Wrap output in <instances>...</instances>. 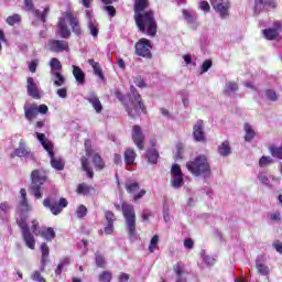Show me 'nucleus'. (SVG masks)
Masks as SVG:
<instances>
[{
  "mask_svg": "<svg viewBox=\"0 0 282 282\" xmlns=\"http://www.w3.org/2000/svg\"><path fill=\"white\" fill-rule=\"evenodd\" d=\"M95 261H96L97 268H105V263H106L105 256L97 252L95 257Z\"/></svg>",
  "mask_w": 282,
  "mask_h": 282,
  "instance_id": "obj_51",
  "label": "nucleus"
},
{
  "mask_svg": "<svg viewBox=\"0 0 282 282\" xmlns=\"http://www.w3.org/2000/svg\"><path fill=\"white\" fill-rule=\"evenodd\" d=\"M57 26L59 31V36L62 39H69V36H72V31H69V28H67V22L65 21V18H59Z\"/></svg>",
  "mask_w": 282,
  "mask_h": 282,
  "instance_id": "obj_20",
  "label": "nucleus"
},
{
  "mask_svg": "<svg viewBox=\"0 0 282 282\" xmlns=\"http://www.w3.org/2000/svg\"><path fill=\"white\" fill-rule=\"evenodd\" d=\"M274 163V160H272L270 156H262L260 159V166H268V164H273Z\"/></svg>",
  "mask_w": 282,
  "mask_h": 282,
  "instance_id": "obj_57",
  "label": "nucleus"
},
{
  "mask_svg": "<svg viewBox=\"0 0 282 282\" xmlns=\"http://www.w3.org/2000/svg\"><path fill=\"white\" fill-rule=\"evenodd\" d=\"M65 265H69V258H64L57 265L56 270H55V274H62L63 273V268H65Z\"/></svg>",
  "mask_w": 282,
  "mask_h": 282,
  "instance_id": "obj_47",
  "label": "nucleus"
},
{
  "mask_svg": "<svg viewBox=\"0 0 282 282\" xmlns=\"http://www.w3.org/2000/svg\"><path fill=\"white\" fill-rule=\"evenodd\" d=\"M158 243H160V236L154 235L150 240L149 252L151 253L155 252V250H158Z\"/></svg>",
  "mask_w": 282,
  "mask_h": 282,
  "instance_id": "obj_44",
  "label": "nucleus"
},
{
  "mask_svg": "<svg viewBox=\"0 0 282 282\" xmlns=\"http://www.w3.org/2000/svg\"><path fill=\"white\" fill-rule=\"evenodd\" d=\"M183 17L188 25H195V21H197V14L189 13L188 10L184 9Z\"/></svg>",
  "mask_w": 282,
  "mask_h": 282,
  "instance_id": "obj_38",
  "label": "nucleus"
},
{
  "mask_svg": "<svg viewBox=\"0 0 282 282\" xmlns=\"http://www.w3.org/2000/svg\"><path fill=\"white\" fill-rule=\"evenodd\" d=\"M86 19H87V28H88L89 34H91L94 39H98V34L100 33V28H99L98 21L94 19L91 11L86 10Z\"/></svg>",
  "mask_w": 282,
  "mask_h": 282,
  "instance_id": "obj_9",
  "label": "nucleus"
},
{
  "mask_svg": "<svg viewBox=\"0 0 282 282\" xmlns=\"http://www.w3.org/2000/svg\"><path fill=\"white\" fill-rule=\"evenodd\" d=\"M135 54L137 56H142L143 58H151L153 55L151 54V41L147 39H141L135 43Z\"/></svg>",
  "mask_w": 282,
  "mask_h": 282,
  "instance_id": "obj_8",
  "label": "nucleus"
},
{
  "mask_svg": "<svg viewBox=\"0 0 282 282\" xmlns=\"http://www.w3.org/2000/svg\"><path fill=\"white\" fill-rule=\"evenodd\" d=\"M51 158V166L55 169V171H63L65 169V161L62 158L54 156V150H52V154H48Z\"/></svg>",
  "mask_w": 282,
  "mask_h": 282,
  "instance_id": "obj_21",
  "label": "nucleus"
},
{
  "mask_svg": "<svg viewBox=\"0 0 282 282\" xmlns=\"http://www.w3.org/2000/svg\"><path fill=\"white\" fill-rule=\"evenodd\" d=\"M77 193L79 195H88L89 193V186L87 184L83 183L77 186Z\"/></svg>",
  "mask_w": 282,
  "mask_h": 282,
  "instance_id": "obj_55",
  "label": "nucleus"
},
{
  "mask_svg": "<svg viewBox=\"0 0 282 282\" xmlns=\"http://www.w3.org/2000/svg\"><path fill=\"white\" fill-rule=\"evenodd\" d=\"M76 216L78 217V219L87 217V207H85V205H80L76 210Z\"/></svg>",
  "mask_w": 282,
  "mask_h": 282,
  "instance_id": "obj_52",
  "label": "nucleus"
},
{
  "mask_svg": "<svg viewBox=\"0 0 282 282\" xmlns=\"http://www.w3.org/2000/svg\"><path fill=\"white\" fill-rule=\"evenodd\" d=\"M171 185L173 188H182L184 186V175L172 176Z\"/></svg>",
  "mask_w": 282,
  "mask_h": 282,
  "instance_id": "obj_36",
  "label": "nucleus"
},
{
  "mask_svg": "<svg viewBox=\"0 0 282 282\" xmlns=\"http://www.w3.org/2000/svg\"><path fill=\"white\" fill-rule=\"evenodd\" d=\"M105 219H106L107 224L113 225V223L116 221V214H113V212H111V210H106Z\"/></svg>",
  "mask_w": 282,
  "mask_h": 282,
  "instance_id": "obj_49",
  "label": "nucleus"
},
{
  "mask_svg": "<svg viewBox=\"0 0 282 282\" xmlns=\"http://www.w3.org/2000/svg\"><path fill=\"white\" fill-rule=\"evenodd\" d=\"M145 158L150 164H158V159L160 158V153L155 149H150L145 153Z\"/></svg>",
  "mask_w": 282,
  "mask_h": 282,
  "instance_id": "obj_33",
  "label": "nucleus"
},
{
  "mask_svg": "<svg viewBox=\"0 0 282 282\" xmlns=\"http://www.w3.org/2000/svg\"><path fill=\"white\" fill-rule=\"evenodd\" d=\"M237 91H239V85H237V83L228 82L225 85L224 93L226 94V96H234V94H237Z\"/></svg>",
  "mask_w": 282,
  "mask_h": 282,
  "instance_id": "obj_31",
  "label": "nucleus"
},
{
  "mask_svg": "<svg viewBox=\"0 0 282 282\" xmlns=\"http://www.w3.org/2000/svg\"><path fill=\"white\" fill-rule=\"evenodd\" d=\"M11 158H31V160H34V154L28 148L25 141L21 140L19 147L11 153Z\"/></svg>",
  "mask_w": 282,
  "mask_h": 282,
  "instance_id": "obj_11",
  "label": "nucleus"
},
{
  "mask_svg": "<svg viewBox=\"0 0 282 282\" xmlns=\"http://www.w3.org/2000/svg\"><path fill=\"white\" fill-rule=\"evenodd\" d=\"M82 169L87 173L88 177L91 180L94 177V169L89 165V160L87 156H82Z\"/></svg>",
  "mask_w": 282,
  "mask_h": 282,
  "instance_id": "obj_30",
  "label": "nucleus"
},
{
  "mask_svg": "<svg viewBox=\"0 0 282 282\" xmlns=\"http://www.w3.org/2000/svg\"><path fill=\"white\" fill-rule=\"evenodd\" d=\"M262 34L268 41H276L279 39V31L276 29L263 30Z\"/></svg>",
  "mask_w": 282,
  "mask_h": 282,
  "instance_id": "obj_34",
  "label": "nucleus"
},
{
  "mask_svg": "<svg viewBox=\"0 0 282 282\" xmlns=\"http://www.w3.org/2000/svg\"><path fill=\"white\" fill-rule=\"evenodd\" d=\"M134 84L137 85V87H140L141 89H144V87H147V84L144 83L142 76H137L134 78Z\"/></svg>",
  "mask_w": 282,
  "mask_h": 282,
  "instance_id": "obj_60",
  "label": "nucleus"
},
{
  "mask_svg": "<svg viewBox=\"0 0 282 282\" xmlns=\"http://www.w3.org/2000/svg\"><path fill=\"white\" fill-rule=\"evenodd\" d=\"M47 182V175L43 172V170H33L31 173V186L35 199H41L43 197V193L41 192V186Z\"/></svg>",
  "mask_w": 282,
  "mask_h": 282,
  "instance_id": "obj_5",
  "label": "nucleus"
},
{
  "mask_svg": "<svg viewBox=\"0 0 282 282\" xmlns=\"http://www.w3.org/2000/svg\"><path fill=\"white\" fill-rule=\"evenodd\" d=\"M218 153L223 158H228L230 153H232V149L230 148V142L224 141L219 147H218Z\"/></svg>",
  "mask_w": 282,
  "mask_h": 282,
  "instance_id": "obj_29",
  "label": "nucleus"
},
{
  "mask_svg": "<svg viewBox=\"0 0 282 282\" xmlns=\"http://www.w3.org/2000/svg\"><path fill=\"white\" fill-rule=\"evenodd\" d=\"M132 141L140 151L144 149V132L140 126L132 127Z\"/></svg>",
  "mask_w": 282,
  "mask_h": 282,
  "instance_id": "obj_13",
  "label": "nucleus"
},
{
  "mask_svg": "<svg viewBox=\"0 0 282 282\" xmlns=\"http://www.w3.org/2000/svg\"><path fill=\"white\" fill-rule=\"evenodd\" d=\"M7 23L9 25H17V23H21V15L13 14L7 18Z\"/></svg>",
  "mask_w": 282,
  "mask_h": 282,
  "instance_id": "obj_48",
  "label": "nucleus"
},
{
  "mask_svg": "<svg viewBox=\"0 0 282 282\" xmlns=\"http://www.w3.org/2000/svg\"><path fill=\"white\" fill-rule=\"evenodd\" d=\"M73 76L78 85H85V72L78 66H73Z\"/></svg>",
  "mask_w": 282,
  "mask_h": 282,
  "instance_id": "obj_26",
  "label": "nucleus"
},
{
  "mask_svg": "<svg viewBox=\"0 0 282 282\" xmlns=\"http://www.w3.org/2000/svg\"><path fill=\"white\" fill-rule=\"evenodd\" d=\"M86 100L91 104V107L95 109L96 113H102V104L96 94L89 93V95L86 97Z\"/></svg>",
  "mask_w": 282,
  "mask_h": 282,
  "instance_id": "obj_19",
  "label": "nucleus"
},
{
  "mask_svg": "<svg viewBox=\"0 0 282 282\" xmlns=\"http://www.w3.org/2000/svg\"><path fill=\"white\" fill-rule=\"evenodd\" d=\"M126 191L130 195H134V193H138V191H140V183H138V182L126 183Z\"/></svg>",
  "mask_w": 282,
  "mask_h": 282,
  "instance_id": "obj_40",
  "label": "nucleus"
},
{
  "mask_svg": "<svg viewBox=\"0 0 282 282\" xmlns=\"http://www.w3.org/2000/svg\"><path fill=\"white\" fill-rule=\"evenodd\" d=\"M48 50L56 54L61 52H69V43L64 40H50L48 41Z\"/></svg>",
  "mask_w": 282,
  "mask_h": 282,
  "instance_id": "obj_12",
  "label": "nucleus"
},
{
  "mask_svg": "<svg viewBox=\"0 0 282 282\" xmlns=\"http://www.w3.org/2000/svg\"><path fill=\"white\" fill-rule=\"evenodd\" d=\"M39 65V59H33L31 61V63L29 64V69L32 74H34L36 72V67Z\"/></svg>",
  "mask_w": 282,
  "mask_h": 282,
  "instance_id": "obj_62",
  "label": "nucleus"
},
{
  "mask_svg": "<svg viewBox=\"0 0 282 282\" xmlns=\"http://www.w3.org/2000/svg\"><path fill=\"white\" fill-rule=\"evenodd\" d=\"M258 180L259 182H261V184H263L264 186H270V178H268V175L261 173L258 175Z\"/></svg>",
  "mask_w": 282,
  "mask_h": 282,
  "instance_id": "obj_58",
  "label": "nucleus"
},
{
  "mask_svg": "<svg viewBox=\"0 0 282 282\" xmlns=\"http://www.w3.org/2000/svg\"><path fill=\"white\" fill-rule=\"evenodd\" d=\"M137 156H138V154H135V151L131 148H128L124 151V162H126L127 166H133V164H135Z\"/></svg>",
  "mask_w": 282,
  "mask_h": 282,
  "instance_id": "obj_24",
  "label": "nucleus"
},
{
  "mask_svg": "<svg viewBox=\"0 0 282 282\" xmlns=\"http://www.w3.org/2000/svg\"><path fill=\"white\" fill-rule=\"evenodd\" d=\"M213 9L220 14L221 19H226L229 15L230 4L225 0H212Z\"/></svg>",
  "mask_w": 282,
  "mask_h": 282,
  "instance_id": "obj_10",
  "label": "nucleus"
},
{
  "mask_svg": "<svg viewBox=\"0 0 282 282\" xmlns=\"http://www.w3.org/2000/svg\"><path fill=\"white\" fill-rule=\"evenodd\" d=\"M149 2L147 0H135L134 4V20L140 32H145L148 36H155L158 34V22L153 11H147Z\"/></svg>",
  "mask_w": 282,
  "mask_h": 282,
  "instance_id": "obj_1",
  "label": "nucleus"
},
{
  "mask_svg": "<svg viewBox=\"0 0 282 282\" xmlns=\"http://www.w3.org/2000/svg\"><path fill=\"white\" fill-rule=\"evenodd\" d=\"M50 67H51V75L58 74L63 69V64H61V61L58 58L53 57L50 61Z\"/></svg>",
  "mask_w": 282,
  "mask_h": 282,
  "instance_id": "obj_32",
  "label": "nucleus"
},
{
  "mask_svg": "<svg viewBox=\"0 0 282 282\" xmlns=\"http://www.w3.org/2000/svg\"><path fill=\"white\" fill-rule=\"evenodd\" d=\"M199 8L203 10V12H210V4H208L206 1H202L199 3Z\"/></svg>",
  "mask_w": 282,
  "mask_h": 282,
  "instance_id": "obj_63",
  "label": "nucleus"
},
{
  "mask_svg": "<svg viewBox=\"0 0 282 282\" xmlns=\"http://www.w3.org/2000/svg\"><path fill=\"white\" fill-rule=\"evenodd\" d=\"M254 6L256 12H261L263 10V6L276 8V3L274 2V0H254Z\"/></svg>",
  "mask_w": 282,
  "mask_h": 282,
  "instance_id": "obj_25",
  "label": "nucleus"
},
{
  "mask_svg": "<svg viewBox=\"0 0 282 282\" xmlns=\"http://www.w3.org/2000/svg\"><path fill=\"white\" fill-rule=\"evenodd\" d=\"M171 175L172 176L182 175V169L180 167V165H177V164L172 165Z\"/></svg>",
  "mask_w": 282,
  "mask_h": 282,
  "instance_id": "obj_59",
  "label": "nucleus"
},
{
  "mask_svg": "<svg viewBox=\"0 0 282 282\" xmlns=\"http://www.w3.org/2000/svg\"><path fill=\"white\" fill-rule=\"evenodd\" d=\"M269 151L272 158H276V160H282V144L280 147L271 145L269 148Z\"/></svg>",
  "mask_w": 282,
  "mask_h": 282,
  "instance_id": "obj_41",
  "label": "nucleus"
},
{
  "mask_svg": "<svg viewBox=\"0 0 282 282\" xmlns=\"http://www.w3.org/2000/svg\"><path fill=\"white\" fill-rule=\"evenodd\" d=\"M36 19H39L40 21H42V23H46L47 21V14H50V8L46 7L43 12H41V10H35L34 12Z\"/></svg>",
  "mask_w": 282,
  "mask_h": 282,
  "instance_id": "obj_42",
  "label": "nucleus"
},
{
  "mask_svg": "<svg viewBox=\"0 0 282 282\" xmlns=\"http://www.w3.org/2000/svg\"><path fill=\"white\" fill-rule=\"evenodd\" d=\"M88 63L93 67L95 76H98L100 80H105V74L102 73L100 64L94 59H88Z\"/></svg>",
  "mask_w": 282,
  "mask_h": 282,
  "instance_id": "obj_28",
  "label": "nucleus"
},
{
  "mask_svg": "<svg viewBox=\"0 0 282 282\" xmlns=\"http://www.w3.org/2000/svg\"><path fill=\"white\" fill-rule=\"evenodd\" d=\"M20 195H21V206L23 207V210H28V192L25 188L20 189Z\"/></svg>",
  "mask_w": 282,
  "mask_h": 282,
  "instance_id": "obj_45",
  "label": "nucleus"
},
{
  "mask_svg": "<svg viewBox=\"0 0 282 282\" xmlns=\"http://www.w3.org/2000/svg\"><path fill=\"white\" fill-rule=\"evenodd\" d=\"M193 138L195 142H206V132H204V120H198L194 124Z\"/></svg>",
  "mask_w": 282,
  "mask_h": 282,
  "instance_id": "obj_14",
  "label": "nucleus"
},
{
  "mask_svg": "<svg viewBox=\"0 0 282 282\" xmlns=\"http://www.w3.org/2000/svg\"><path fill=\"white\" fill-rule=\"evenodd\" d=\"M18 225L21 228L24 243L28 246V248L34 250V247L36 246V240H34V236L32 235V232H30V227L28 226V217L21 216L18 220Z\"/></svg>",
  "mask_w": 282,
  "mask_h": 282,
  "instance_id": "obj_6",
  "label": "nucleus"
},
{
  "mask_svg": "<svg viewBox=\"0 0 282 282\" xmlns=\"http://www.w3.org/2000/svg\"><path fill=\"white\" fill-rule=\"evenodd\" d=\"M264 98H267V100H270L271 102H276V100H279V95H276V91H274L273 89H265Z\"/></svg>",
  "mask_w": 282,
  "mask_h": 282,
  "instance_id": "obj_43",
  "label": "nucleus"
},
{
  "mask_svg": "<svg viewBox=\"0 0 282 282\" xmlns=\"http://www.w3.org/2000/svg\"><path fill=\"white\" fill-rule=\"evenodd\" d=\"M66 21H68L74 34L77 36L80 35V24L78 23V20L74 18V14L66 13Z\"/></svg>",
  "mask_w": 282,
  "mask_h": 282,
  "instance_id": "obj_22",
  "label": "nucleus"
},
{
  "mask_svg": "<svg viewBox=\"0 0 282 282\" xmlns=\"http://www.w3.org/2000/svg\"><path fill=\"white\" fill-rule=\"evenodd\" d=\"M126 111L130 118H138L140 113H147V107L142 102V96L134 86H130L129 104L126 105Z\"/></svg>",
  "mask_w": 282,
  "mask_h": 282,
  "instance_id": "obj_3",
  "label": "nucleus"
},
{
  "mask_svg": "<svg viewBox=\"0 0 282 282\" xmlns=\"http://www.w3.org/2000/svg\"><path fill=\"white\" fill-rule=\"evenodd\" d=\"M51 76H52L54 87H63V85H65L66 79H65V76H63V74L55 73V74H52Z\"/></svg>",
  "mask_w": 282,
  "mask_h": 282,
  "instance_id": "obj_35",
  "label": "nucleus"
},
{
  "mask_svg": "<svg viewBox=\"0 0 282 282\" xmlns=\"http://www.w3.org/2000/svg\"><path fill=\"white\" fill-rule=\"evenodd\" d=\"M42 237L46 239V241H52L54 237H56V232H54V229L52 227L47 228L46 231L42 232Z\"/></svg>",
  "mask_w": 282,
  "mask_h": 282,
  "instance_id": "obj_46",
  "label": "nucleus"
},
{
  "mask_svg": "<svg viewBox=\"0 0 282 282\" xmlns=\"http://www.w3.org/2000/svg\"><path fill=\"white\" fill-rule=\"evenodd\" d=\"M93 164L95 165L96 171H102V169H105V161L99 154L93 156Z\"/></svg>",
  "mask_w": 282,
  "mask_h": 282,
  "instance_id": "obj_39",
  "label": "nucleus"
},
{
  "mask_svg": "<svg viewBox=\"0 0 282 282\" xmlns=\"http://www.w3.org/2000/svg\"><path fill=\"white\" fill-rule=\"evenodd\" d=\"M31 279H32V281H36V282H46L45 278H43V275H41L40 271H34L31 274Z\"/></svg>",
  "mask_w": 282,
  "mask_h": 282,
  "instance_id": "obj_56",
  "label": "nucleus"
},
{
  "mask_svg": "<svg viewBox=\"0 0 282 282\" xmlns=\"http://www.w3.org/2000/svg\"><path fill=\"white\" fill-rule=\"evenodd\" d=\"M245 140L246 142H252L254 140V137L257 135V132H254V128L250 123H245Z\"/></svg>",
  "mask_w": 282,
  "mask_h": 282,
  "instance_id": "obj_27",
  "label": "nucleus"
},
{
  "mask_svg": "<svg viewBox=\"0 0 282 282\" xmlns=\"http://www.w3.org/2000/svg\"><path fill=\"white\" fill-rule=\"evenodd\" d=\"M100 282H111V272L104 271L99 274Z\"/></svg>",
  "mask_w": 282,
  "mask_h": 282,
  "instance_id": "obj_54",
  "label": "nucleus"
},
{
  "mask_svg": "<svg viewBox=\"0 0 282 282\" xmlns=\"http://www.w3.org/2000/svg\"><path fill=\"white\" fill-rule=\"evenodd\" d=\"M121 210L126 219V228L129 239H135V209L133 205L123 203Z\"/></svg>",
  "mask_w": 282,
  "mask_h": 282,
  "instance_id": "obj_4",
  "label": "nucleus"
},
{
  "mask_svg": "<svg viewBox=\"0 0 282 282\" xmlns=\"http://www.w3.org/2000/svg\"><path fill=\"white\" fill-rule=\"evenodd\" d=\"M35 135L39 142L42 144L43 149H45L48 155H52V150H54V143L52 141L45 139V134L41 132H35Z\"/></svg>",
  "mask_w": 282,
  "mask_h": 282,
  "instance_id": "obj_18",
  "label": "nucleus"
},
{
  "mask_svg": "<svg viewBox=\"0 0 282 282\" xmlns=\"http://www.w3.org/2000/svg\"><path fill=\"white\" fill-rule=\"evenodd\" d=\"M56 94L59 98H67V88H59L57 89Z\"/></svg>",
  "mask_w": 282,
  "mask_h": 282,
  "instance_id": "obj_64",
  "label": "nucleus"
},
{
  "mask_svg": "<svg viewBox=\"0 0 282 282\" xmlns=\"http://www.w3.org/2000/svg\"><path fill=\"white\" fill-rule=\"evenodd\" d=\"M256 269L261 276H270V267L265 264V256H258L256 259Z\"/></svg>",
  "mask_w": 282,
  "mask_h": 282,
  "instance_id": "obj_15",
  "label": "nucleus"
},
{
  "mask_svg": "<svg viewBox=\"0 0 282 282\" xmlns=\"http://www.w3.org/2000/svg\"><path fill=\"white\" fill-rule=\"evenodd\" d=\"M24 116L25 119L32 122L36 116H39V105L36 104H31V105H24Z\"/></svg>",
  "mask_w": 282,
  "mask_h": 282,
  "instance_id": "obj_17",
  "label": "nucleus"
},
{
  "mask_svg": "<svg viewBox=\"0 0 282 282\" xmlns=\"http://www.w3.org/2000/svg\"><path fill=\"white\" fill-rule=\"evenodd\" d=\"M210 67H213V61L206 59L205 62H203V64L200 66V74H206V72H208V69H210Z\"/></svg>",
  "mask_w": 282,
  "mask_h": 282,
  "instance_id": "obj_50",
  "label": "nucleus"
},
{
  "mask_svg": "<svg viewBox=\"0 0 282 282\" xmlns=\"http://www.w3.org/2000/svg\"><path fill=\"white\" fill-rule=\"evenodd\" d=\"M202 260L205 263V265H215V258H213L206 253L202 254Z\"/></svg>",
  "mask_w": 282,
  "mask_h": 282,
  "instance_id": "obj_53",
  "label": "nucleus"
},
{
  "mask_svg": "<svg viewBox=\"0 0 282 282\" xmlns=\"http://www.w3.org/2000/svg\"><path fill=\"white\" fill-rule=\"evenodd\" d=\"M31 230H32L33 235H41V230H39V221L37 220L32 221Z\"/></svg>",
  "mask_w": 282,
  "mask_h": 282,
  "instance_id": "obj_61",
  "label": "nucleus"
},
{
  "mask_svg": "<svg viewBox=\"0 0 282 282\" xmlns=\"http://www.w3.org/2000/svg\"><path fill=\"white\" fill-rule=\"evenodd\" d=\"M41 252H42V259H41V272H44L45 265H47V258L50 257V247H47V243L41 245Z\"/></svg>",
  "mask_w": 282,
  "mask_h": 282,
  "instance_id": "obj_23",
  "label": "nucleus"
},
{
  "mask_svg": "<svg viewBox=\"0 0 282 282\" xmlns=\"http://www.w3.org/2000/svg\"><path fill=\"white\" fill-rule=\"evenodd\" d=\"M186 169L195 177H199V175H203L204 178L207 180V177H210L212 175L210 163L208 162V158H206V155L204 154H200L194 160L188 161L186 163Z\"/></svg>",
  "mask_w": 282,
  "mask_h": 282,
  "instance_id": "obj_2",
  "label": "nucleus"
},
{
  "mask_svg": "<svg viewBox=\"0 0 282 282\" xmlns=\"http://www.w3.org/2000/svg\"><path fill=\"white\" fill-rule=\"evenodd\" d=\"M67 199L65 198H59V200L56 202L47 197L43 200L44 208H48L52 215H61V213H63V208H67Z\"/></svg>",
  "mask_w": 282,
  "mask_h": 282,
  "instance_id": "obj_7",
  "label": "nucleus"
},
{
  "mask_svg": "<svg viewBox=\"0 0 282 282\" xmlns=\"http://www.w3.org/2000/svg\"><path fill=\"white\" fill-rule=\"evenodd\" d=\"M26 91L31 98H34L35 100H39L41 98V94H39V86L34 83V78L29 77L26 79Z\"/></svg>",
  "mask_w": 282,
  "mask_h": 282,
  "instance_id": "obj_16",
  "label": "nucleus"
},
{
  "mask_svg": "<svg viewBox=\"0 0 282 282\" xmlns=\"http://www.w3.org/2000/svg\"><path fill=\"white\" fill-rule=\"evenodd\" d=\"M105 3L104 10L105 12H108L110 17H116V8L111 6V3L118 1V0H101Z\"/></svg>",
  "mask_w": 282,
  "mask_h": 282,
  "instance_id": "obj_37",
  "label": "nucleus"
}]
</instances>
